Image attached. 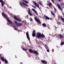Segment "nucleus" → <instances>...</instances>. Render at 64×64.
Here are the masks:
<instances>
[{
    "mask_svg": "<svg viewBox=\"0 0 64 64\" xmlns=\"http://www.w3.org/2000/svg\"><path fill=\"white\" fill-rule=\"evenodd\" d=\"M2 16H4V17H5V18H6V20L7 21H8L10 20L9 18L8 17V16H7V15H6L5 14L2 12Z\"/></svg>",
    "mask_w": 64,
    "mask_h": 64,
    "instance_id": "nucleus-1",
    "label": "nucleus"
},
{
    "mask_svg": "<svg viewBox=\"0 0 64 64\" xmlns=\"http://www.w3.org/2000/svg\"><path fill=\"white\" fill-rule=\"evenodd\" d=\"M34 19L35 20H36V22H38V23H39V24H41V21H40V20L39 18H37V17H34Z\"/></svg>",
    "mask_w": 64,
    "mask_h": 64,
    "instance_id": "nucleus-2",
    "label": "nucleus"
},
{
    "mask_svg": "<svg viewBox=\"0 0 64 64\" xmlns=\"http://www.w3.org/2000/svg\"><path fill=\"white\" fill-rule=\"evenodd\" d=\"M14 22L16 24L17 26H21L22 25V24L21 23H19L16 21H15Z\"/></svg>",
    "mask_w": 64,
    "mask_h": 64,
    "instance_id": "nucleus-3",
    "label": "nucleus"
},
{
    "mask_svg": "<svg viewBox=\"0 0 64 64\" xmlns=\"http://www.w3.org/2000/svg\"><path fill=\"white\" fill-rule=\"evenodd\" d=\"M32 2L35 6L37 7H38V8H39V4H38L36 2H34V1H32Z\"/></svg>",
    "mask_w": 64,
    "mask_h": 64,
    "instance_id": "nucleus-4",
    "label": "nucleus"
},
{
    "mask_svg": "<svg viewBox=\"0 0 64 64\" xmlns=\"http://www.w3.org/2000/svg\"><path fill=\"white\" fill-rule=\"evenodd\" d=\"M26 36L27 38H28V40L29 41H30V37H29V33H28V32H26Z\"/></svg>",
    "mask_w": 64,
    "mask_h": 64,
    "instance_id": "nucleus-5",
    "label": "nucleus"
},
{
    "mask_svg": "<svg viewBox=\"0 0 64 64\" xmlns=\"http://www.w3.org/2000/svg\"><path fill=\"white\" fill-rule=\"evenodd\" d=\"M32 37H35L36 36V32L35 30H34L32 34Z\"/></svg>",
    "mask_w": 64,
    "mask_h": 64,
    "instance_id": "nucleus-6",
    "label": "nucleus"
},
{
    "mask_svg": "<svg viewBox=\"0 0 64 64\" xmlns=\"http://www.w3.org/2000/svg\"><path fill=\"white\" fill-rule=\"evenodd\" d=\"M57 5L58 6V9H59V10H60L61 11H63V9L61 8V6H60V5H59V4H57Z\"/></svg>",
    "mask_w": 64,
    "mask_h": 64,
    "instance_id": "nucleus-7",
    "label": "nucleus"
},
{
    "mask_svg": "<svg viewBox=\"0 0 64 64\" xmlns=\"http://www.w3.org/2000/svg\"><path fill=\"white\" fill-rule=\"evenodd\" d=\"M33 53L34 54H35L36 55H38L39 54V53H38V52L36 50H34L33 51Z\"/></svg>",
    "mask_w": 64,
    "mask_h": 64,
    "instance_id": "nucleus-8",
    "label": "nucleus"
},
{
    "mask_svg": "<svg viewBox=\"0 0 64 64\" xmlns=\"http://www.w3.org/2000/svg\"><path fill=\"white\" fill-rule=\"evenodd\" d=\"M58 36H59V38L60 39H63L64 37V36H63L61 34H59Z\"/></svg>",
    "mask_w": 64,
    "mask_h": 64,
    "instance_id": "nucleus-9",
    "label": "nucleus"
},
{
    "mask_svg": "<svg viewBox=\"0 0 64 64\" xmlns=\"http://www.w3.org/2000/svg\"><path fill=\"white\" fill-rule=\"evenodd\" d=\"M44 47L45 48L46 50H47L49 49V47L47 46V45L46 44H44Z\"/></svg>",
    "mask_w": 64,
    "mask_h": 64,
    "instance_id": "nucleus-10",
    "label": "nucleus"
},
{
    "mask_svg": "<svg viewBox=\"0 0 64 64\" xmlns=\"http://www.w3.org/2000/svg\"><path fill=\"white\" fill-rule=\"evenodd\" d=\"M41 62L43 63V64H47V62L44 60H42L41 61Z\"/></svg>",
    "mask_w": 64,
    "mask_h": 64,
    "instance_id": "nucleus-11",
    "label": "nucleus"
},
{
    "mask_svg": "<svg viewBox=\"0 0 64 64\" xmlns=\"http://www.w3.org/2000/svg\"><path fill=\"white\" fill-rule=\"evenodd\" d=\"M41 33H40L37 34V37L38 38H41Z\"/></svg>",
    "mask_w": 64,
    "mask_h": 64,
    "instance_id": "nucleus-12",
    "label": "nucleus"
},
{
    "mask_svg": "<svg viewBox=\"0 0 64 64\" xmlns=\"http://www.w3.org/2000/svg\"><path fill=\"white\" fill-rule=\"evenodd\" d=\"M32 11H34V13H36V14L37 15H38V13H37V11H36L35 9H34V8H32Z\"/></svg>",
    "mask_w": 64,
    "mask_h": 64,
    "instance_id": "nucleus-13",
    "label": "nucleus"
},
{
    "mask_svg": "<svg viewBox=\"0 0 64 64\" xmlns=\"http://www.w3.org/2000/svg\"><path fill=\"white\" fill-rule=\"evenodd\" d=\"M44 17L46 19H48V20H49L50 19V18H49L47 16H45V15H44Z\"/></svg>",
    "mask_w": 64,
    "mask_h": 64,
    "instance_id": "nucleus-14",
    "label": "nucleus"
},
{
    "mask_svg": "<svg viewBox=\"0 0 64 64\" xmlns=\"http://www.w3.org/2000/svg\"><path fill=\"white\" fill-rule=\"evenodd\" d=\"M28 50H29V52H30V53H33V51H34L32 49L29 48L28 49Z\"/></svg>",
    "mask_w": 64,
    "mask_h": 64,
    "instance_id": "nucleus-15",
    "label": "nucleus"
},
{
    "mask_svg": "<svg viewBox=\"0 0 64 64\" xmlns=\"http://www.w3.org/2000/svg\"><path fill=\"white\" fill-rule=\"evenodd\" d=\"M41 37H42V38H45V36L43 34H41Z\"/></svg>",
    "mask_w": 64,
    "mask_h": 64,
    "instance_id": "nucleus-16",
    "label": "nucleus"
},
{
    "mask_svg": "<svg viewBox=\"0 0 64 64\" xmlns=\"http://www.w3.org/2000/svg\"><path fill=\"white\" fill-rule=\"evenodd\" d=\"M22 49V50H24V51H28L27 49H26V48H23Z\"/></svg>",
    "mask_w": 64,
    "mask_h": 64,
    "instance_id": "nucleus-17",
    "label": "nucleus"
},
{
    "mask_svg": "<svg viewBox=\"0 0 64 64\" xmlns=\"http://www.w3.org/2000/svg\"><path fill=\"white\" fill-rule=\"evenodd\" d=\"M22 3L24 5V6H28V5H27V4L24 3V2H22Z\"/></svg>",
    "mask_w": 64,
    "mask_h": 64,
    "instance_id": "nucleus-18",
    "label": "nucleus"
},
{
    "mask_svg": "<svg viewBox=\"0 0 64 64\" xmlns=\"http://www.w3.org/2000/svg\"><path fill=\"white\" fill-rule=\"evenodd\" d=\"M1 59L3 61V62H4L5 61V59H4V58L1 57Z\"/></svg>",
    "mask_w": 64,
    "mask_h": 64,
    "instance_id": "nucleus-19",
    "label": "nucleus"
},
{
    "mask_svg": "<svg viewBox=\"0 0 64 64\" xmlns=\"http://www.w3.org/2000/svg\"><path fill=\"white\" fill-rule=\"evenodd\" d=\"M8 22L11 24H13V22H12L11 21H10V20L8 21Z\"/></svg>",
    "mask_w": 64,
    "mask_h": 64,
    "instance_id": "nucleus-20",
    "label": "nucleus"
},
{
    "mask_svg": "<svg viewBox=\"0 0 64 64\" xmlns=\"http://www.w3.org/2000/svg\"><path fill=\"white\" fill-rule=\"evenodd\" d=\"M14 19H15V20H17V19L18 18H17V17L15 16H14Z\"/></svg>",
    "mask_w": 64,
    "mask_h": 64,
    "instance_id": "nucleus-21",
    "label": "nucleus"
},
{
    "mask_svg": "<svg viewBox=\"0 0 64 64\" xmlns=\"http://www.w3.org/2000/svg\"><path fill=\"white\" fill-rule=\"evenodd\" d=\"M42 25L43 26H44V27H47V26H46V24L45 23H43L42 24Z\"/></svg>",
    "mask_w": 64,
    "mask_h": 64,
    "instance_id": "nucleus-22",
    "label": "nucleus"
},
{
    "mask_svg": "<svg viewBox=\"0 0 64 64\" xmlns=\"http://www.w3.org/2000/svg\"><path fill=\"white\" fill-rule=\"evenodd\" d=\"M50 12H51V13L52 15H53V16H55V14L54 13H53V12L52 11V10H51Z\"/></svg>",
    "mask_w": 64,
    "mask_h": 64,
    "instance_id": "nucleus-23",
    "label": "nucleus"
},
{
    "mask_svg": "<svg viewBox=\"0 0 64 64\" xmlns=\"http://www.w3.org/2000/svg\"><path fill=\"white\" fill-rule=\"evenodd\" d=\"M48 6H51L52 5V2H50L48 4Z\"/></svg>",
    "mask_w": 64,
    "mask_h": 64,
    "instance_id": "nucleus-24",
    "label": "nucleus"
},
{
    "mask_svg": "<svg viewBox=\"0 0 64 64\" xmlns=\"http://www.w3.org/2000/svg\"><path fill=\"white\" fill-rule=\"evenodd\" d=\"M17 21H19V22H21L22 21V20L19 19V18H18Z\"/></svg>",
    "mask_w": 64,
    "mask_h": 64,
    "instance_id": "nucleus-25",
    "label": "nucleus"
},
{
    "mask_svg": "<svg viewBox=\"0 0 64 64\" xmlns=\"http://www.w3.org/2000/svg\"><path fill=\"white\" fill-rule=\"evenodd\" d=\"M53 8L54 9V11H55V12H56V11H57V10H56V8H55V7L54 6Z\"/></svg>",
    "mask_w": 64,
    "mask_h": 64,
    "instance_id": "nucleus-26",
    "label": "nucleus"
},
{
    "mask_svg": "<svg viewBox=\"0 0 64 64\" xmlns=\"http://www.w3.org/2000/svg\"><path fill=\"white\" fill-rule=\"evenodd\" d=\"M4 2H2V7H3V6L4 5Z\"/></svg>",
    "mask_w": 64,
    "mask_h": 64,
    "instance_id": "nucleus-27",
    "label": "nucleus"
},
{
    "mask_svg": "<svg viewBox=\"0 0 64 64\" xmlns=\"http://www.w3.org/2000/svg\"><path fill=\"white\" fill-rule=\"evenodd\" d=\"M28 14H29L30 15V16H32V14L31 12H29V11H28Z\"/></svg>",
    "mask_w": 64,
    "mask_h": 64,
    "instance_id": "nucleus-28",
    "label": "nucleus"
},
{
    "mask_svg": "<svg viewBox=\"0 0 64 64\" xmlns=\"http://www.w3.org/2000/svg\"><path fill=\"white\" fill-rule=\"evenodd\" d=\"M64 42H61L60 45H64Z\"/></svg>",
    "mask_w": 64,
    "mask_h": 64,
    "instance_id": "nucleus-29",
    "label": "nucleus"
},
{
    "mask_svg": "<svg viewBox=\"0 0 64 64\" xmlns=\"http://www.w3.org/2000/svg\"><path fill=\"white\" fill-rule=\"evenodd\" d=\"M32 7H33V8H34V9H36V7L35 6H34L33 5H32Z\"/></svg>",
    "mask_w": 64,
    "mask_h": 64,
    "instance_id": "nucleus-30",
    "label": "nucleus"
},
{
    "mask_svg": "<svg viewBox=\"0 0 64 64\" xmlns=\"http://www.w3.org/2000/svg\"><path fill=\"white\" fill-rule=\"evenodd\" d=\"M20 4L21 5L22 7H23V6L22 5V3L21 2H20Z\"/></svg>",
    "mask_w": 64,
    "mask_h": 64,
    "instance_id": "nucleus-31",
    "label": "nucleus"
},
{
    "mask_svg": "<svg viewBox=\"0 0 64 64\" xmlns=\"http://www.w3.org/2000/svg\"><path fill=\"white\" fill-rule=\"evenodd\" d=\"M5 63H8V61H7V60H5Z\"/></svg>",
    "mask_w": 64,
    "mask_h": 64,
    "instance_id": "nucleus-32",
    "label": "nucleus"
},
{
    "mask_svg": "<svg viewBox=\"0 0 64 64\" xmlns=\"http://www.w3.org/2000/svg\"><path fill=\"white\" fill-rule=\"evenodd\" d=\"M30 21H32L33 20V19H32V18H30Z\"/></svg>",
    "mask_w": 64,
    "mask_h": 64,
    "instance_id": "nucleus-33",
    "label": "nucleus"
},
{
    "mask_svg": "<svg viewBox=\"0 0 64 64\" xmlns=\"http://www.w3.org/2000/svg\"><path fill=\"white\" fill-rule=\"evenodd\" d=\"M4 9L5 10H6V9L7 8H6V6H4Z\"/></svg>",
    "mask_w": 64,
    "mask_h": 64,
    "instance_id": "nucleus-34",
    "label": "nucleus"
},
{
    "mask_svg": "<svg viewBox=\"0 0 64 64\" xmlns=\"http://www.w3.org/2000/svg\"><path fill=\"white\" fill-rule=\"evenodd\" d=\"M25 3H29V2H28L27 1L25 0L24 2Z\"/></svg>",
    "mask_w": 64,
    "mask_h": 64,
    "instance_id": "nucleus-35",
    "label": "nucleus"
},
{
    "mask_svg": "<svg viewBox=\"0 0 64 64\" xmlns=\"http://www.w3.org/2000/svg\"><path fill=\"white\" fill-rule=\"evenodd\" d=\"M59 17H60V19H61L63 18L62 17V16H59Z\"/></svg>",
    "mask_w": 64,
    "mask_h": 64,
    "instance_id": "nucleus-36",
    "label": "nucleus"
},
{
    "mask_svg": "<svg viewBox=\"0 0 64 64\" xmlns=\"http://www.w3.org/2000/svg\"><path fill=\"white\" fill-rule=\"evenodd\" d=\"M46 51L48 52H49L50 50H49V49H48V50H46Z\"/></svg>",
    "mask_w": 64,
    "mask_h": 64,
    "instance_id": "nucleus-37",
    "label": "nucleus"
},
{
    "mask_svg": "<svg viewBox=\"0 0 64 64\" xmlns=\"http://www.w3.org/2000/svg\"><path fill=\"white\" fill-rule=\"evenodd\" d=\"M61 4L62 6H64V4L63 3H61Z\"/></svg>",
    "mask_w": 64,
    "mask_h": 64,
    "instance_id": "nucleus-38",
    "label": "nucleus"
},
{
    "mask_svg": "<svg viewBox=\"0 0 64 64\" xmlns=\"http://www.w3.org/2000/svg\"><path fill=\"white\" fill-rule=\"evenodd\" d=\"M3 2V0H0V3H2Z\"/></svg>",
    "mask_w": 64,
    "mask_h": 64,
    "instance_id": "nucleus-39",
    "label": "nucleus"
},
{
    "mask_svg": "<svg viewBox=\"0 0 64 64\" xmlns=\"http://www.w3.org/2000/svg\"><path fill=\"white\" fill-rule=\"evenodd\" d=\"M28 12H30L31 11V10H30V9L28 8Z\"/></svg>",
    "mask_w": 64,
    "mask_h": 64,
    "instance_id": "nucleus-40",
    "label": "nucleus"
},
{
    "mask_svg": "<svg viewBox=\"0 0 64 64\" xmlns=\"http://www.w3.org/2000/svg\"><path fill=\"white\" fill-rule=\"evenodd\" d=\"M51 0L53 3H54V0Z\"/></svg>",
    "mask_w": 64,
    "mask_h": 64,
    "instance_id": "nucleus-41",
    "label": "nucleus"
},
{
    "mask_svg": "<svg viewBox=\"0 0 64 64\" xmlns=\"http://www.w3.org/2000/svg\"><path fill=\"white\" fill-rule=\"evenodd\" d=\"M7 25H10V24L8 22H7Z\"/></svg>",
    "mask_w": 64,
    "mask_h": 64,
    "instance_id": "nucleus-42",
    "label": "nucleus"
},
{
    "mask_svg": "<svg viewBox=\"0 0 64 64\" xmlns=\"http://www.w3.org/2000/svg\"><path fill=\"white\" fill-rule=\"evenodd\" d=\"M25 22V21H22V23H24Z\"/></svg>",
    "mask_w": 64,
    "mask_h": 64,
    "instance_id": "nucleus-43",
    "label": "nucleus"
},
{
    "mask_svg": "<svg viewBox=\"0 0 64 64\" xmlns=\"http://www.w3.org/2000/svg\"><path fill=\"white\" fill-rule=\"evenodd\" d=\"M57 24H59L60 25V22H57Z\"/></svg>",
    "mask_w": 64,
    "mask_h": 64,
    "instance_id": "nucleus-44",
    "label": "nucleus"
},
{
    "mask_svg": "<svg viewBox=\"0 0 64 64\" xmlns=\"http://www.w3.org/2000/svg\"><path fill=\"white\" fill-rule=\"evenodd\" d=\"M39 4H40V5H42V4H41V3H40V2L39 3Z\"/></svg>",
    "mask_w": 64,
    "mask_h": 64,
    "instance_id": "nucleus-45",
    "label": "nucleus"
},
{
    "mask_svg": "<svg viewBox=\"0 0 64 64\" xmlns=\"http://www.w3.org/2000/svg\"><path fill=\"white\" fill-rule=\"evenodd\" d=\"M50 20H52V18H50Z\"/></svg>",
    "mask_w": 64,
    "mask_h": 64,
    "instance_id": "nucleus-46",
    "label": "nucleus"
},
{
    "mask_svg": "<svg viewBox=\"0 0 64 64\" xmlns=\"http://www.w3.org/2000/svg\"><path fill=\"white\" fill-rule=\"evenodd\" d=\"M61 0H58V1H61Z\"/></svg>",
    "mask_w": 64,
    "mask_h": 64,
    "instance_id": "nucleus-47",
    "label": "nucleus"
},
{
    "mask_svg": "<svg viewBox=\"0 0 64 64\" xmlns=\"http://www.w3.org/2000/svg\"><path fill=\"white\" fill-rule=\"evenodd\" d=\"M9 42H8V44H9Z\"/></svg>",
    "mask_w": 64,
    "mask_h": 64,
    "instance_id": "nucleus-48",
    "label": "nucleus"
},
{
    "mask_svg": "<svg viewBox=\"0 0 64 64\" xmlns=\"http://www.w3.org/2000/svg\"><path fill=\"white\" fill-rule=\"evenodd\" d=\"M0 57H1V55L0 54Z\"/></svg>",
    "mask_w": 64,
    "mask_h": 64,
    "instance_id": "nucleus-49",
    "label": "nucleus"
},
{
    "mask_svg": "<svg viewBox=\"0 0 64 64\" xmlns=\"http://www.w3.org/2000/svg\"><path fill=\"white\" fill-rule=\"evenodd\" d=\"M62 31H63V30L62 29Z\"/></svg>",
    "mask_w": 64,
    "mask_h": 64,
    "instance_id": "nucleus-50",
    "label": "nucleus"
},
{
    "mask_svg": "<svg viewBox=\"0 0 64 64\" xmlns=\"http://www.w3.org/2000/svg\"><path fill=\"white\" fill-rule=\"evenodd\" d=\"M15 57L16 58V57H17V56H15Z\"/></svg>",
    "mask_w": 64,
    "mask_h": 64,
    "instance_id": "nucleus-51",
    "label": "nucleus"
},
{
    "mask_svg": "<svg viewBox=\"0 0 64 64\" xmlns=\"http://www.w3.org/2000/svg\"><path fill=\"white\" fill-rule=\"evenodd\" d=\"M36 60H37V58H36Z\"/></svg>",
    "mask_w": 64,
    "mask_h": 64,
    "instance_id": "nucleus-52",
    "label": "nucleus"
},
{
    "mask_svg": "<svg viewBox=\"0 0 64 64\" xmlns=\"http://www.w3.org/2000/svg\"><path fill=\"white\" fill-rule=\"evenodd\" d=\"M15 29H17V28H15Z\"/></svg>",
    "mask_w": 64,
    "mask_h": 64,
    "instance_id": "nucleus-53",
    "label": "nucleus"
},
{
    "mask_svg": "<svg viewBox=\"0 0 64 64\" xmlns=\"http://www.w3.org/2000/svg\"><path fill=\"white\" fill-rule=\"evenodd\" d=\"M28 16H26L27 17H28Z\"/></svg>",
    "mask_w": 64,
    "mask_h": 64,
    "instance_id": "nucleus-54",
    "label": "nucleus"
},
{
    "mask_svg": "<svg viewBox=\"0 0 64 64\" xmlns=\"http://www.w3.org/2000/svg\"><path fill=\"white\" fill-rule=\"evenodd\" d=\"M22 0L23 1V0Z\"/></svg>",
    "mask_w": 64,
    "mask_h": 64,
    "instance_id": "nucleus-55",
    "label": "nucleus"
},
{
    "mask_svg": "<svg viewBox=\"0 0 64 64\" xmlns=\"http://www.w3.org/2000/svg\"><path fill=\"white\" fill-rule=\"evenodd\" d=\"M63 35H64V34H63Z\"/></svg>",
    "mask_w": 64,
    "mask_h": 64,
    "instance_id": "nucleus-56",
    "label": "nucleus"
},
{
    "mask_svg": "<svg viewBox=\"0 0 64 64\" xmlns=\"http://www.w3.org/2000/svg\"><path fill=\"white\" fill-rule=\"evenodd\" d=\"M38 60H39V58H38Z\"/></svg>",
    "mask_w": 64,
    "mask_h": 64,
    "instance_id": "nucleus-57",
    "label": "nucleus"
}]
</instances>
